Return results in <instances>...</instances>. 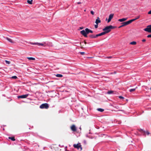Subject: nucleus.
Returning <instances> with one entry per match:
<instances>
[{"label":"nucleus","mask_w":151,"mask_h":151,"mask_svg":"<svg viewBox=\"0 0 151 151\" xmlns=\"http://www.w3.org/2000/svg\"><path fill=\"white\" fill-rule=\"evenodd\" d=\"M29 43L32 45H37L39 46H43L45 47L47 46H52V43L50 42H44L43 43H40L38 42L33 43L30 42Z\"/></svg>","instance_id":"f257e3e1"},{"label":"nucleus","mask_w":151,"mask_h":151,"mask_svg":"<svg viewBox=\"0 0 151 151\" xmlns=\"http://www.w3.org/2000/svg\"><path fill=\"white\" fill-rule=\"evenodd\" d=\"M115 28V27H114L110 25L109 26L106 27L103 29V30L104 31L103 32L105 34L111 31V29H113Z\"/></svg>","instance_id":"f03ea898"},{"label":"nucleus","mask_w":151,"mask_h":151,"mask_svg":"<svg viewBox=\"0 0 151 151\" xmlns=\"http://www.w3.org/2000/svg\"><path fill=\"white\" fill-rule=\"evenodd\" d=\"M40 108L41 109H47L49 106L48 105V104L47 103H45L43 104H41L40 106Z\"/></svg>","instance_id":"7ed1b4c3"},{"label":"nucleus","mask_w":151,"mask_h":151,"mask_svg":"<svg viewBox=\"0 0 151 151\" xmlns=\"http://www.w3.org/2000/svg\"><path fill=\"white\" fill-rule=\"evenodd\" d=\"M144 30L149 33H151V25H148L147 28L144 29Z\"/></svg>","instance_id":"20e7f679"},{"label":"nucleus","mask_w":151,"mask_h":151,"mask_svg":"<svg viewBox=\"0 0 151 151\" xmlns=\"http://www.w3.org/2000/svg\"><path fill=\"white\" fill-rule=\"evenodd\" d=\"M73 147L75 148H77L78 150H79L80 149L81 150H82L81 145L78 144H74Z\"/></svg>","instance_id":"39448f33"},{"label":"nucleus","mask_w":151,"mask_h":151,"mask_svg":"<svg viewBox=\"0 0 151 151\" xmlns=\"http://www.w3.org/2000/svg\"><path fill=\"white\" fill-rule=\"evenodd\" d=\"M29 95V94H25V95H20V96H18L17 98L18 99H20V98H21V99L26 98Z\"/></svg>","instance_id":"423d86ee"},{"label":"nucleus","mask_w":151,"mask_h":151,"mask_svg":"<svg viewBox=\"0 0 151 151\" xmlns=\"http://www.w3.org/2000/svg\"><path fill=\"white\" fill-rule=\"evenodd\" d=\"M80 33L82 35H83L85 37H87V36L85 30H82V31H81L80 32Z\"/></svg>","instance_id":"0eeeda50"},{"label":"nucleus","mask_w":151,"mask_h":151,"mask_svg":"<svg viewBox=\"0 0 151 151\" xmlns=\"http://www.w3.org/2000/svg\"><path fill=\"white\" fill-rule=\"evenodd\" d=\"M114 15V14H111L109 15V19L108 20V23L109 22L111 21V19L113 18Z\"/></svg>","instance_id":"6e6552de"},{"label":"nucleus","mask_w":151,"mask_h":151,"mask_svg":"<svg viewBox=\"0 0 151 151\" xmlns=\"http://www.w3.org/2000/svg\"><path fill=\"white\" fill-rule=\"evenodd\" d=\"M71 128L72 131L75 132L76 130V126L74 125H73L71 127Z\"/></svg>","instance_id":"1a4fd4ad"},{"label":"nucleus","mask_w":151,"mask_h":151,"mask_svg":"<svg viewBox=\"0 0 151 151\" xmlns=\"http://www.w3.org/2000/svg\"><path fill=\"white\" fill-rule=\"evenodd\" d=\"M101 22V20L99 17H97L96 19L95 23L96 24H98L99 23Z\"/></svg>","instance_id":"9d476101"},{"label":"nucleus","mask_w":151,"mask_h":151,"mask_svg":"<svg viewBox=\"0 0 151 151\" xmlns=\"http://www.w3.org/2000/svg\"><path fill=\"white\" fill-rule=\"evenodd\" d=\"M105 35L104 33V32H102L99 34H96V37H98L99 36H101L103 35Z\"/></svg>","instance_id":"9b49d317"},{"label":"nucleus","mask_w":151,"mask_h":151,"mask_svg":"<svg viewBox=\"0 0 151 151\" xmlns=\"http://www.w3.org/2000/svg\"><path fill=\"white\" fill-rule=\"evenodd\" d=\"M5 39L6 40H8V41L10 42L11 43H13L14 42L13 41V40L10 38H9L8 37H6L5 38Z\"/></svg>","instance_id":"f8f14e48"},{"label":"nucleus","mask_w":151,"mask_h":151,"mask_svg":"<svg viewBox=\"0 0 151 151\" xmlns=\"http://www.w3.org/2000/svg\"><path fill=\"white\" fill-rule=\"evenodd\" d=\"M127 18H123L122 19H119L118 20V21L120 22H122L124 21H126L127 20Z\"/></svg>","instance_id":"ddd939ff"},{"label":"nucleus","mask_w":151,"mask_h":151,"mask_svg":"<svg viewBox=\"0 0 151 151\" xmlns=\"http://www.w3.org/2000/svg\"><path fill=\"white\" fill-rule=\"evenodd\" d=\"M89 37L91 38H96V35H91L89 36Z\"/></svg>","instance_id":"4468645a"},{"label":"nucleus","mask_w":151,"mask_h":151,"mask_svg":"<svg viewBox=\"0 0 151 151\" xmlns=\"http://www.w3.org/2000/svg\"><path fill=\"white\" fill-rule=\"evenodd\" d=\"M125 22V24H126V25H127L130 24L131 23L130 20L128 21H127L126 22Z\"/></svg>","instance_id":"2eb2a0df"},{"label":"nucleus","mask_w":151,"mask_h":151,"mask_svg":"<svg viewBox=\"0 0 151 151\" xmlns=\"http://www.w3.org/2000/svg\"><path fill=\"white\" fill-rule=\"evenodd\" d=\"M125 22V24H126V25H127L130 24L131 23L130 20L128 21H127L126 22Z\"/></svg>","instance_id":"dca6fc26"},{"label":"nucleus","mask_w":151,"mask_h":151,"mask_svg":"<svg viewBox=\"0 0 151 151\" xmlns=\"http://www.w3.org/2000/svg\"><path fill=\"white\" fill-rule=\"evenodd\" d=\"M125 22V24H126V25H127L130 24L131 23L130 20L128 21H127L126 22Z\"/></svg>","instance_id":"f3484780"},{"label":"nucleus","mask_w":151,"mask_h":151,"mask_svg":"<svg viewBox=\"0 0 151 151\" xmlns=\"http://www.w3.org/2000/svg\"><path fill=\"white\" fill-rule=\"evenodd\" d=\"M90 29H88V28H86L85 29V31H86V34H88L89 33V31H90Z\"/></svg>","instance_id":"a211bd4d"},{"label":"nucleus","mask_w":151,"mask_h":151,"mask_svg":"<svg viewBox=\"0 0 151 151\" xmlns=\"http://www.w3.org/2000/svg\"><path fill=\"white\" fill-rule=\"evenodd\" d=\"M130 44L132 45H135L136 44L137 42L135 41H133L130 42Z\"/></svg>","instance_id":"6ab92c4d"},{"label":"nucleus","mask_w":151,"mask_h":151,"mask_svg":"<svg viewBox=\"0 0 151 151\" xmlns=\"http://www.w3.org/2000/svg\"><path fill=\"white\" fill-rule=\"evenodd\" d=\"M114 91H108L107 92V93L109 94H110L113 93Z\"/></svg>","instance_id":"aec40b11"},{"label":"nucleus","mask_w":151,"mask_h":151,"mask_svg":"<svg viewBox=\"0 0 151 151\" xmlns=\"http://www.w3.org/2000/svg\"><path fill=\"white\" fill-rule=\"evenodd\" d=\"M97 110L101 112L103 111L104 110L101 108H99L97 109Z\"/></svg>","instance_id":"412c9836"},{"label":"nucleus","mask_w":151,"mask_h":151,"mask_svg":"<svg viewBox=\"0 0 151 151\" xmlns=\"http://www.w3.org/2000/svg\"><path fill=\"white\" fill-rule=\"evenodd\" d=\"M27 58L29 60H35L34 58L32 57H27Z\"/></svg>","instance_id":"4be33fe9"},{"label":"nucleus","mask_w":151,"mask_h":151,"mask_svg":"<svg viewBox=\"0 0 151 151\" xmlns=\"http://www.w3.org/2000/svg\"><path fill=\"white\" fill-rule=\"evenodd\" d=\"M56 76L58 77L61 78L63 77V75L60 74H57L56 75Z\"/></svg>","instance_id":"5701e85b"},{"label":"nucleus","mask_w":151,"mask_h":151,"mask_svg":"<svg viewBox=\"0 0 151 151\" xmlns=\"http://www.w3.org/2000/svg\"><path fill=\"white\" fill-rule=\"evenodd\" d=\"M27 3L30 4H32V0H28L27 1Z\"/></svg>","instance_id":"b1692460"},{"label":"nucleus","mask_w":151,"mask_h":151,"mask_svg":"<svg viewBox=\"0 0 151 151\" xmlns=\"http://www.w3.org/2000/svg\"><path fill=\"white\" fill-rule=\"evenodd\" d=\"M122 25L120 26L119 27V28L126 26V24H125L124 22L122 23Z\"/></svg>","instance_id":"393cba45"},{"label":"nucleus","mask_w":151,"mask_h":151,"mask_svg":"<svg viewBox=\"0 0 151 151\" xmlns=\"http://www.w3.org/2000/svg\"><path fill=\"white\" fill-rule=\"evenodd\" d=\"M9 139H11V140H12L13 141H14L15 140V139L14 138V137H9Z\"/></svg>","instance_id":"a878e982"},{"label":"nucleus","mask_w":151,"mask_h":151,"mask_svg":"<svg viewBox=\"0 0 151 151\" xmlns=\"http://www.w3.org/2000/svg\"><path fill=\"white\" fill-rule=\"evenodd\" d=\"M135 89H136L135 88H133V89H131L129 90V91L130 92H132L133 91H135Z\"/></svg>","instance_id":"bb28decb"},{"label":"nucleus","mask_w":151,"mask_h":151,"mask_svg":"<svg viewBox=\"0 0 151 151\" xmlns=\"http://www.w3.org/2000/svg\"><path fill=\"white\" fill-rule=\"evenodd\" d=\"M5 62H6V63L8 64H10V62L9 61H7V60H5Z\"/></svg>","instance_id":"cd10ccee"},{"label":"nucleus","mask_w":151,"mask_h":151,"mask_svg":"<svg viewBox=\"0 0 151 151\" xmlns=\"http://www.w3.org/2000/svg\"><path fill=\"white\" fill-rule=\"evenodd\" d=\"M12 78L13 79H17V77L16 76H13L12 77Z\"/></svg>","instance_id":"c85d7f7f"},{"label":"nucleus","mask_w":151,"mask_h":151,"mask_svg":"<svg viewBox=\"0 0 151 151\" xmlns=\"http://www.w3.org/2000/svg\"><path fill=\"white\" fill-rule=\"evenodd\" d=\"M140 16H137L136 17V18L135 19V20H136V19H138L139 18H140Z\"/></svg>","instance_id":"c756f323"},{"label":"nucleus","mask_w":151,"mask_h":151,"mask_svg":"<svg viewBox=\"0 0 151 151\" xmlns=\"http://www.w3.org/2000/svg\"><path fill=\"white\" fill-rule=\"evenodd\" d=\"M119 98L120 99H124V97L122 96H119Z\"/></svg>","instance_id":"7c9ffc66"},{"label":"nucleus","mask_w":151,"mask_h":151,"mask_svg":"<svg viewBox=\"0 0 151 151\" xmlns=\"http://www.w3.org/2000/svg\"><path fill=\"white\" fill-rule=\"evenodd\" d=\"M91 13L92 14V15H94V12H93V11H91Z\"/></svg>","instance_id":"2f4dec72"},{"label":"nucleus","mask_w":151,"mask_h":151,"mask_svg":"<svg viewBox=\"0 0 151 151\" xmlns=\"http://www.w3.org/2000/svg\"><path fill=\"white\" fill-rule=\"evenodd\" d=\"M135 19H131V20H130V21H131V22L132 23V22L135 20Z\"/></svg>","instance_id":"473e14b6"},{"label":"nucleus","mask_w":151,"mask_h":151,"mask_svg":"<svg viewBox=\"0 0 151 151\" xmlns=\"http://www.w3.org/2000/svg\"><path fill=\"white\" fill-rule=\"evenodd\" d=\"M98 24H95L94 26H95V27L96 28H97L98 27Z\"/></svg>","instance_id":"72a5a7b5"},{"label":"nucleus","mask_w":151,"mask_h":151,"mask_svg":"<svg viewBox=\"0 0 151 151\" xmlns=\"http://www.w3.org/2000/svg\"><path fill=\"white\" fill-rule=\"evenodd\" d=\"M147 37L148 38H150V37H151V34L148 35L147 36Z\"/></svg>","instance_id":"f704fd0d"},{"label":"nucleus","mask_w":151,"mask_h":151,"mask_svg":"<svg viewBox=\"0 0 151 151\" xmlns=\"http://www.w3.org/2000/svg\"><path fill=\"white\" fill-rule=\"evenodd\" d=\"M148 14H151V10L148 12Z\"/></svg>","instance_id":"c9c22d12"},{"label":"nucleus","mask_w":151,"mask_h":151,"mask_svg":"<svg viewBox=\"0 0 151 151\" xmlns=\"http://www.w3.org/2000/svg\"><path fill=\"white\" fill-rule=\"evenodd\" d=\"M80 54L82 55H83L85 54V52H81Z\"/></svg>","instance_id":"e433bc0d"},{"label":"nucleus","mask_w":151,"mask_h":151,"mask_svg":"<svg viewBox=\"0 0 151 151\" xmlns=\"http://www.w3.org/2000/svg\"><path fill=\"white\" fill-rule=\"evenodd\" d=\"M146 41V40H145V39H143V40H142V42H145V41Z\"/></svg>","instance_id":"4c0bfd02"},{"label":"nucleus","mask_w":151,"mask_h":151,"mask_svg":"<svg viewBox=\"0 0 151 151\" xmlns=\"http://www.w3.org/2000/svg\"><path fill=\"white\" fill-rule=\"evenodd\" d=\"M89 33H93V31L92 30L90 29L89 31Z\"/></svg>","instance_id":"58836bf2"},{"label":"nucleus","mask_w":151,"mask_h":151,"mask_svg":"<svg viewBox=\"0 0 151 151\" xmlns=\"http://www.w3.org/2000/svg\"><path fill=\"white\" fill-rule=\"evenodd\" d=\"M146 133H147V135H149V134H150L149 132H146Z\"/></svg>","instance_id":"ea45409f"},{"label":"nucleus","mask_w":151,"mask_h":151,"mask_svg":"<svg viewBox=\"0 0 151 151\" xmlns=\"http://www.w3.org/2000/svg\"><path fill=\"white\" fill-rule=\"evenodd\" d=\"M81 3V2H77V4H80Z\"/></svg>","instance_id":"a19ab883"},{"label":"nucleus","mask_w":151,"mask_h":151,"mask_svg":"<svg viewBox=\"0 0 151 151\" xmlns=\"http://www.w3.org/2000/svg\"><path fill=\"white\" fill-rule=\"evenodd\" d=\"M111 58V56H110V57H108L107 58Z\"/></svg>","instance_id":"79ce46f5"},{"label":"nucleus","mask_w":151,"mask_h":151,"mask_svg":"<svg viewBox=\"0 0 151 151\" xmlns=\"http://www.w3.org/2000/svg\"><path fill=\"white\" fill-rule=\"evenodd\" d=\"M83 29V27H80V29Z\"/></svg>","instance_id":"37998d69"},{"label":"nucleus","mask_w":151,"mask_h":151,"mask_svg":"<svg viewBox=\"0 0 151 151\" xmlns=\"http://www.w3.org/2000/svg\"><path fill=\"white\" fill-rule=\"evenodd\" d=\"M84 12H86V9H85V10H84Z\"/></svg>","instance_id":"c03bdc74"},{"label":"nucleus","mask_w":151,"mask_h":151,"mask_svg":"<svg viewBox=\"0 0 151 151\" xmlns=\"http://www.w3.org/2000/svg\"><path fill=\"white\" fill-rule=\"evenodd\" d=\"M150 89H151V88H150Z\"/></svg>","instance_id":"a18cd8bd"}]
</instances>
